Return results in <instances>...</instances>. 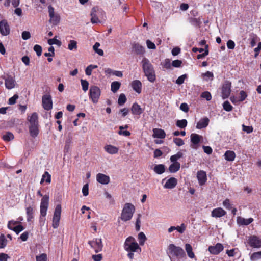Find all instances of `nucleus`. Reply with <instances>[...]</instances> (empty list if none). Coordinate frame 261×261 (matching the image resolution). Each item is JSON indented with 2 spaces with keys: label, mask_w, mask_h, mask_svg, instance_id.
<instances>
[{
  "label": "nucleus",
  "mask_w": 261,
  "mask_h": 261,
  "mask_svg": "<svg viewBox=\"0 0 261 261\" xmlns=\"http://www.w3.org/2000/svg\"><path fill=\"white\" fill-rule=\"evenodd\" d=\"M124 248L128 252L127 256L130 259L134 258V252L138 250L141 251V249L136 242L135 239L133 237H128L124 242Z\"/></svg>",
  "instance_id": "1"
},
{
  "label": "nucleus",
  "mask_w": 261,
  "mask_h": 261,
  "mask_svg": "<svg viewBox=\"0 0 261 261\" xmlns=\"http://www.w3.org/2000/svg\"><path fill=\"white\" fill-rule=\"evenodd\" d=\"M91 22L92 24L100 23L106 21V14L102 9L98 6L94 7L90 12Z\"/></svg>",
  "instance_id": "2"
},
{
  "label": "nucleus",
  "mask_w": 261,
  "mask_h": 261,
  "mask_svg": "<svg viewBox=\"0 0 261 261\" xmlns=\"http://www.w3.org/2000/svg\"><path fill=\"white\" fill-rule=\"evenodd\" d=\"M142 68L145 75L150 82H154L156 79L155 71L153 65L148 59L144 58L142 61Z\"/></svg>",
  "instance_id": "3"
},
{
  "label": "nucleus",
  "mask_w": 261,
  "mask_h": 261,
  "mask_svg": "<svg viewBox=\"0 0 261 261\" xmlns=\"http://www.w3.org/2000/svg\"><path fill=\"white\" fill-rule=\"evenodd\" d=\"M135 211V207L134 205L129 203H125L122 210L120 219L124 222L130 220L133 217Z\"/></svg>",
  "instance_id": "4"
},
{
  "label": "nucleus",
  "mask_w": 261,
  "mask_h": 261,
  "mask_svg": "<svg viewBox=\"0 0 261 261\" xmlns=\"http://www.w3.org/2000/svg\"><path fill=\"white\" fill-rule=\"evenodd\" d=\"M169 257L171 261H175L170 255L180 258L185 256V253L182 248L171 244L168 247Z\"/></svg>",
  "instance_id": "5"
},
{
  "label": "nucleus",
  "mask_w": 261,
  "mask_h": 261,
  "mask_svg": "<svg viewBox=\"0 0 261 261\" xmlns=\"http://www.w3.org/2000/svg\"><path fill=\"white\" fill-rule=\"evenodd\" d=\"M101 95L100 88L96 86H91L89 89V97L94 103L98 102Z\"/></svg>",
  "instance_id": "6"
},
{
  "label": "nucleus",
  "mask_w": 261,
  "mask_h": 261,
  "mask_svg": "<svg viewBox=\"0 0 261 261\" xmlns=\"http://www.w3.org/2000/svg\"><path fill=\"white\" fill-rule=\"evenodd\" d=\"M48 15L49 16V22L54 25H58L60 21V16L59 14L56 13L54 11V8L49 5L48 7Z\"/></svg>",
  "instance_id": "7"
},
{
  "label": "nucleus",
  "mask_w": 261,
  "mask_h": 261,
  "mask_svg": "<svg viewBox=\"0 0 261 261\" xmlns=\"http://www.w3.org/2000/svg\"><path fill=\"white\" fill-rule=\"evenodd\" d=\"M61 214V205L58 204L55 208L53 218L52 226L54 228H57L59 225Z\"/></svg>",
  "instance_id": "8"
},
{
  "label": "nucleus",
  "mask_w": 261,
  "mask_h": 261,
  "mask_svg": "<svg viewBox=\"0 0 261 261\" xmlns=\"http://www.w3.org/2000/svg\"><path fill=\"white\" fill-rule=\"evenodd\" d=\"M88 244L94 250L96 253L101 252L102 250L103 245L100 238H95L89 241Z\"/></svg>",
  "instance_id": "9"
},
{
  "label": "nucleus",
  "mask_w": 261,
  "mask_h": 261,
  "mask_svg": "<svg viewBox=\"0 0 261 261\" xmlns=\"http://www.w3.org/2000/svg\"><path fill=\"white\" fill-rule=\"evenodd\" d=\"M49 204V196L45 195L43 196L40 203V215L45 217Z\"/></svg>",
  "instance_id": "10"
},
{
  "label": "nucleus",
  "mask_w": 261,
  "mask_h": 261,
  "mask_svg": "<svg viewBox=\"0 0 261 261\" xmlns=\"http://www.w3.org/2000/svg\"><path fill=\"white\" fill-rule=\"evenodd\" d=\"M231 92V83L229 81H225L222 85L221 93L223 99L228 98Z\"/></svg>",
  "instance_id": "11"
},
{
  "label": "nucleus",
  "mask_w": 261,
  "mask_h": 261,
  "mask_svg": "<svg viewBox=\"0 0 261 261\" xmlns=\"http://www.w3.org/2000/svg\"><path fill=\"white\" fill-rule=\"evenodd\" d=\"M248 244L253 248L261 247V239L256 236L252 235L249 237Z\"/></svg>",
  "instance_id": "12"
},
{
  "label": "nucleus",
  "mask_w": 261,
  "mask_h": 261,
  "mask_svg": "<svg viewBox=\"0 0 261 261\" xmlns=\"http://www.w3.org/2000/svg\"><path fill=\"white\" fill-rule=\"evenodd\" d=\"M10 28L7 21L5 19L0 21V33L3 36H7L10 34Z\"/></svg>",
  "instance_id": "13"
},
{
  "label": "nucleus",
  "mask_w": 261,
  "mask_h": 261,
  "mask_svg": "<svg viewBox=\"0 0 261 261\" xmlns=\"http://www.w3.org/2000/svg\"><path fill=\"white\" fill-rule=\"evenodd\" d=\"M42 106L46 110H49L53 108L51 96L49 95H45L42 97Z\"/></svg>",
  "instance_id": "14"
},
{
  "label": "nucleus",
  "mask_w": 261,
  "mask_h": 261,
  "mask_svg": "<svg viewBox=\"0 0 261 261\" xmlns=\"http://www.w3.org/2000/svg\"><path fill=\"white\" fill-rule=\"evenodd\" d=\"M6 88L8 89H12L15 86L16 81L14 77L8 75L7 77L4 78Z\"/></svg>",
  "instance_id": "15"
},
{
  "label": "nucleus",
  "mask_w": 261,
  "mask_h": 261,
  "mask_svg": "<svg viewBox=\"0 0 261 261\" xmlns=\"http://www.w3.org/2000/svg\"><path fill=\"white\" fill-rule=\"evenodd\" d=\"M199 185H204L207 180L206 172L203 170L198 171L196 175Z\"/></svg>",
  "instance_id": "16"
},
{
  "label": "nucleus",
  "mask_w": 261,
  "mask_h": 261,
  "mask_svg": "<svg viewBox=\"0 0 261 261\" xmlns=\"http://www.w3.org/2000/svg\"><path fill=\"white\" fill-rule=\"evenodd\" d=\"M223 246L221 243H217L215 246H210L208 247V251L211 254H218L223 250Z\"/></svg>",
  "instance_id": "17"
},
{
  "label": "nucleus",
  "mask_w": 261,
  "mask_h": 261,
  "mask_svg": "<svg viewBox=\"0 0 261 261\" xmlns=\"http://www.w3.org/2000/svg\"><path fill=\"white\" fill-rule=\"evenodd\" d=\"M226 212L221 207L214 209L211 212V216L215 218H220L225 216Z\"/></svg>",
  "instance_id": "18"
},
{
  "label": "nucleus",
  "mask_w": 261,
  "mask_h": 261,
  "mask_svg": "<svg viewBox=\"0 0 261 261\" xmlns=\"http://www.w3.org/2000/svg\"><path fill=\"white\" fill-rule=\"evenodd\" d=\"M96 180L101 184L106 185L110 182V177L104 174L98 173L96 175Z\"/></svg>",
  "instance_id": "19"
},
{
  "label": "nucleus",
  "mask_w": 261,
  "mask_h": 261,
  "mask_svg": "<svg viewBox=\"0 0 261 261\" xmlns=\"http://www.w3.org/2000/svg\"><path fill=\"white\" fill-rule=\"evenodd\" d=\"M28 120L30 123L29 126L39 125L38 114L34 112L31 116L28 117Z\"/></svg>",
  "instance_id": "20"
},
{
  "label": "nucleus",
  "mask_w": 261,
  "mask_h": 261,
  "mask_svg": "<svg viewBox=\"0 0 261 261\" xmlns=\"http://www.w3.org/2000/svg\"><path fill=\"white\" fill-rule=\"evenodd\" d=\"M177 184V179L174 177H171L167 180L164 187L166 189H173L176 186Z\"/></svg>",
  "instance_id": "21"
},
{
  "label": "nucleus",
  "mask_w": 261,
  "mask_h": 261,
  "mask_svg": "<svg viewBox=\"0 0 261 261\" xmlns=\"http://www.w3.org/2000/svg\"><path fill=\"white\" fill-rule=\"evenodd\" d=\"M253 221V219L252 218L245 219L242 217H238L237 218V223L241 225H248L252 223Z\"/></svg>",
  "instance_id": "22"
},
{
  "label": "nucleus",
  "mask_w": 261,
  "mask_h": 261,
  "mask_svg": "<svg viewBox=\"0 0 261 261\" xmlns=\"http://www.w3.org/2000/svg\"><path fill=\"white\" fill-rule=\"evenodd\" d=\"M191 141L193 144L191 145V147L196 149V145L198 144L200 141L201 136L196 134H192L191 135Z\"/></svg>",
  "instance_id": "23"
},
{
  "label": "nucleus",
  "mask_w": 261,
  "mask_h": 261,
  "mask_svg": "<svg viewBox=\"0 0 261 261\" xmlns=\"http://www.w3.org/2000/svg\"><path fill=\"white\" fill-rule=\"evenodd\" d=\"M131 111L133 115H140L143 112V110L141 108L140 105L135 102L133 103Z\"/></svg>",
  "instance_id": "24"
},
{
  "label": "nucleus",
  "mask_w": 261,
  "mask_h": 261,
  "mask_svg": "<svg viewBox=\"0 0 261 261\" xmlns=\"http://www.w3.org/2000/svg\"><path fill=\"white\" fill-rule=\"evenodd\" d=\"M132 87L138 93H140L142 90V83L139 80H134L132 82Z\"/></svg>",
  "instance_id": "25"
},
{
  "label": "nucleus",
  "mask_w": 261,
  "mask_h": 261,
  "mask_svg": "<svg viewBox=\"0 0 261 261\" xmlns=\"http://www.w3.org/2000/svg\"><path fill=\"white\" fill-rule=\"evenodd\" d=\"M153 137L163 139L166 136L165 132L164 130L159 128H154L153 129Z\"/></svg>",
  "instance_id": "26"
},
{
  "label": "nucleus",
  "mask_w": 261,
  "mask_h": 261,
  "mask_svg": "<svg viewBox=\"0 0 261 261\" xmlns=\"http://www.w3.org/2000/svg\"><path fill=\"white\" fill-rule=\"evenodd\" d=\"M209 123V119L206 118H203L201 119L199 122L197 123L196 127L198 129H202L206 127Z\"/></svg>",
  "instance_id": "27"
},
{
  "label": "nucleus",
  "mask_w": 261,
  "mask_h": 261,
  "mask_svg": "<svg viewBox=\"0 0 261 261\" xmlns=\"http://www.w3.org/2000/svg\"><path fill=\"white\" fill-rule=\"evenodd\" d=\"M105 150L111 154H116L118 152V148L111 145H107L104 147Z\"/></svg>",
  "instance_id": "28"
},
{
  "label": "nucleus",
  "mask_w": 261,
  "mask_h": 261,
  "mask_svg": "<svg viewBox=\"0 0 261 261\" xmlns=\"http://www.w3.org/2000/svg\"><path fill=\"white\" fill-rule=\"evenodd\" d=\"M133 49L138 55L143 54L145 52L144 47L139 43L134 44L133 46Z\"/></svg>",
  "instance_id": "29"
},
{
  "label": "nucleus",
  "mask_w": 261,
  "mask_h": 261,
  "mask_svg": "<svg viewBox=\"0 0 261 261\" xmlns=\"http://www.w3.org/2000/svg\"><path fill=\"white\" fill-rule=\"evenodd\" d=\"M105 72L106 75L113 74L118 77H122L123 74L121 71H116L111 69V68H107L105 70Z\"/></svg>",
  "instance_id": "30"
},
{
  "label": "nucleus",
  "mask_w": 261,
  "mask_h": 261,
  "mask_svg": "<svg viewBox=\"0 0 261 261\" xmlns=\"http://www.w3.org/2000/svg\"><path fill=\"white\" fill-rule=\"evenodd\" d=\"M38 127H39V125H34V126H29V132H30V135L32 137L35 138L38 135V132H39Z\"/></svg>",
  "instance_id": "31"
},
{
  "label": "nucleus",
  "mask_w": 261,
  "mask_h": 261,
  "mask_svg": "<svg viewBox=\"0 0 261 261\" xmlns=\"http://www.w3.org/2000/svg\"><path fill=\"white\" fill-rule=\"evenodd\" d=\"M225 159L228 161H233L236 157V154L234 151L228 150L224 154Z\"/></svg>",
  "instance_id": "32"
},
{
  "label": "nucleus",
  "mask_w": 261,
  "mask_h": 261,
  "mask_svg": "<svg viewBox=\"0 0 261 261\" xmlns=\"http://www.w3.org/2000/svg\"><path fill=\"white\" fill-rule=\"evenodd\" d=\"M26 213L28 221H31L34 218V209L31 206L26 207Z\"/></svg>",
  "instance_id": "33"
},
{
  "label": "nucleus",
  "mask_w": 261,
  "mask_h": 261,
  "mask_svg": "<svg viewBox=\"0 0 261 261\" xmlns=\"http://www.w3.org/2000/svg\"><path fill=\"white\" fill-rule=\"evenodd\" d=\"M185 250L187 253L188 256L190 258H195L194 253L193 252V249L191 245L189 244H186L185 245Z\"/></svg>",
  "instance_id": "34"
},
{
  "label": "nucleus",
  "mask_w": 261,
  "mask_h": 261,
  "mask_svg": "<svg viewBox=\"0 0 261 261\" xmlns=\"http://www.w3.org/2000/svg\"><path fill=\"white\" fill-rule=\"evenodd\" d=\"M180 164L179 162H173L169 167V170L172 173H175L180 169Z\"/></svg>",
  "instance_id": "35"
},
{
  "label": "nucleus",
  "mask_w": 261,
  "mask_h": 261,
  "mask_svg": "<svg viewBox=\"0 0 261 261\" xmlns=\"http://www.w3.org/2000/svg\"><path fill=\"white\" fill-rule=\"evenodd\" d=\"M154 171L156 173L161 174L165 172V166L163 164L156 165L154 167Z\"/></svg>",
  "instance_id": "36"
},
{
  "label": "nucleus",
  "mask_w": 261,
  "mask_h": 261,
  "mask_svg": "<svg viewBox=\"0 0 261 261\" xmlns=\"http://www.w3.org/2000/svg\"><path fill=\"white\" fill-rule=\"evenodd\" d=\"M44 181L48 184L50 183L51 181V176L47 171H45L43 174L40 183L42 184Z\"/></svg>",
  "instance_id": "37"
},
{
  "label": "nucleus",
  "mask_w": 261,
  "mask_h": 261,
  "mask_svg": "<svg viewBox=\"0 0 261 261\" xmlns=\"http://www.w3.org/2000/svg\"><path fill=\"white\" fill-rule=\"evenodd\" d=\"M120 85L121 84L119 82L115 81L112 82L111 85V91L114 93L116 92L120 88Z\"/></svg>",
  "instance_id": "38"
},
{
  "label": "nucleus",
  "mask_w": 261,
  "mask_h": 261,
  "mask_svg": "<svg viewBox=\"0 0 261 261\" xmlns=\"http://www.w3.org/2000/svg\"><path fill=\"white\" fill-rule=\"evenodd\" d=\"M138 239L140 245H143L147 238L145 234L143 232H141L138 234Z\"/></svg>",
  "instance_id": "39"
},
{
  "label": "nucleus",
  "mask_w": 261,
  "mask_h": 261,
  "mask_svg": "<svg viewBox=\"0 0 261 261\" xmlns=\"http://www.w3.org/2000/svg\"><path fill=\"white\" fill-rule=\"evenodd\" d=\"M100 45L99 43L96 42L93 46V49L95 52L98 54L99 56H103L104 54L103 51L102 49L98 48Z\"/></svg>",
  "instance_id": "40"
},
{
  "label": "nucleus",
  "mask_w": 261,
  "mask_h": 261,
  "mask_svg": "<svg viewBox=\"0 0 261 261\" xmlns=\"http://www.w3.org/2000/svg\"><path fill=\"white\" fill-rule=\"evenodd\" d=\"M176 124L177 127L184 128L187 125V121L186 119L178 120L176 121Z\"/></svg>",
  "instance_id": "41"
},
{
  "label": "nucleus",
  "mask_w": 261,
  "mask_h": 261,
  "mask_svg": "<svg viewBox=\"0 0 261 261\" xmlns=\"http://www.w3.org/2000/svg\"><path fill=\"white\" fill-rule=\"evenodd\" d=\"M260 258L261 251L253 253L250 256V259L251 261H256Z\"/></svg>",
  "instance_id": "42"
},
{
  "label": "nucleus",
  "mask_w": 261,
  "mask_h": 261,
  "mask_svg": "<svg viewBox=\"0 0 261 261\" xmlns=\"http://www.w3.org/2000/svg\"><path fill=\"white\" fill-rule=\"evenodd\" d=\"M77 48V42L75 40H71L68 45V49L70 50L76 49Z\"/></svg>",
  "instance_id": "43"
},
{
  "label": "nucleus",
  "mask_w": 261,
  "mask_h": 261,
  "mask_svg": "<svg viewBox=\"0 0 261 261\" xmlns=\"http://www.w3.org/2000/svg\"><path fill=\"white\" fill-rule=\"evenodd\" d=\"M183 156V153L181 152H178L176 154L173 155L170 157V161L172 162H177V160L179 159Z\"/></svg>",
  "instance_id": "44"
},
{
  "label": "nucleus",
  "mask_w": 261,
  "mask_h": 261,
  "mask_svg": "<svg viewBox=\"0 0 261 261\" xmlns=\"http://www.w3.org/2000/svg\"><path fill=\"white\" fill-rule=\"evenodd\" d=\"M7 244V240L4 234L0 236V248H5Z\"/></svg>",
  "instance_id": "45"
},
{
  "label": "nucleus",
  "mask_w": 261,
  "mask_h": 261,
  "mask_svg": "<svg viewBox=\"0 0 261 261\" xmlns=\"http://www.w3.org/2000/svg\"><path fill=\"white\" fill-rule=\"evenodd\" d=\"M3 139L5 141H10L14 139V135L12 133L8 132L3 135Z\"/></svg>",
  "instance_id": "46"
},
{
  "label": "nucleus",
  "mask_w": 261,
  "mask_h": 261,
  "mask_svg": "<svg viewBox=\"0 0 261 261\" xmlns=\"http://www.w3.org/2000/svg\"><path fill=\"white\" fill-rule=\"evenodd\" d=\"M48 43L50 45H52L53 44H56L59 46H60L61 45V42L57 39L55 37L53 39H49L48 40Z\"/></svg>",
  "instance_id": "47"
},
{
  "label": "nucleus",
  "mask_w": 261,
  "mask_h": 261,
  "mask_svg": "<svg viewBox=\"0 0 261 261\" xmlns=\"http://www.w3.org/2000/svg\"><path fill=\"white\" fill-rule=\"evenodd\" d=\"M126 101V97L124 94H121L118 100V103L120 106H122Z\"/></svg>",
  "instance_id": "48"
},
{
  "label": "nucleus",
  "mask_w": 261,
  "mask_h": 261,
  "mask_svg": "<svg viewBox=\"0 0 261 261\" xmlns=\"http://www.w3.org/2000/svg\"><path fill=\"white\" fill-rule=\"evenodd\" d=\"M81 85L82 89L84 92H86L89 87V83L87 81L85 80H81Z\"/></svg>",
  "instance_id": "49"
},
{
  "label": "nucleus",
  "mask_w": 261,
  "mask_h": 261,
  "mask_svg": "<svg viewBox=\"0 0 261 261\" xmlns=\"http://www.w3.org/2000/svg\"><path fill=\"white\" fill-rule=\"evenodd\" d=\"M36 261H47V256L45 253H42L36 256Z\"/></svg>",
  "instance_id": "50"
},
{
  "label": "nucleus",
  "mask_w": 261,
  "mask_h": 261,
  "mask_svg": "<svg viewBox=\"0 0 261 261\" xmlns=\"http://www.w3.org/2000/svg\"><path fill=\"white\" fill-rule=\"evenodd\" d=\"M19 223V222L18 221L11 220L8 222L7 227L9 229L12 230L13 228H14V227L17 225Z\"/></svg>",
  "instance_id": "51"
},
{
  "label": "nucleus",
  "mask_w": 261,
  "mask_h": 261,
  "mask_svg": "<svg viewBox=\"0 0 261 261\" xmlns=\"http://www.w3.org/2000/svg\"><path fill=\"white\" fill-rule=\"evenodd\" d=\"M162 65L163 66V67L166 69H170L172 63H171V61L169 59H166L164 60Z\"/></svg>",
  "instance_id": "52"
},
{
  "label": "nucleus",
  "mask_w": 261,
  "mask_h": 261,
  "mask_svg": "<svg viewBox=\"0 0 261 261\" xmlns=\"http://www.w3.org/2000/svg\"><path fill=\"white\" fill-rule=\"evenodd\" d=\"M223 108L224 109L228 112H229L232 110V107L230 104V103L228 101H226L223 103Z\"/></svg>",
  "instance_id": "53"
},
{
  "label": "nucleus",
  "mask_w": 261,
  "mask_h": 261,
  "mask_svg": "<svg viewBox=\"0 0 261 261\" xmlns=\"http://www.w3.org/2000/svg\"><path fill=\"white\" fill-rule=\"evenodd\" d=\"M223 205L228 210H230L232 208V204L230 203V200L228 199H226L223 202Z\"/></svg>",
  "instance_id": "54"
},
{
  "label": "nucleus",
  "mask_w": 261,
  "mask_h": 261,
  "mask_svg": "<svg viewBox=\"0 0 261 261\" xmlns=\"http://www.w3.org/2000/svg\"><path fill=\"white\" fill-rule=\"evenodd\" d=\"M34 50L38 56H40L42 54V47L39 45H35L34 46Z\"/></svg>",
  "instance_id": "55"
},
{
  "label": "nucleus",
  "mask_w": 261,
  "mask_h": 261,
  "mask_svg": "<svg viewBox=\"0 0 261 261\" xmlns=\"http://www.w3.org/2000/svg\"><path fill=\"white\" fill-rule=\"evenodd\" d=\"M24 229V227L20 224H18L13 228L12 230L15 232L17 234H18L19 232L22 231Z\"/></svg>",
  "instance_id": "56"
},
{
  "label": "nucleus",
  "mask_w": 261,
  "mask_h": 261,
  "mask_svg": "<svg viewBox=\"0 0 261 261\" xmlns=\"http://www.w3.org/2000/svg\"><path fill=\"white\" fill-rule=\"evenodd\" d=\"M141 217V214H138V218L136 220V230L137 231H139L140 229V226H141V220L140 218Z\"/></svg>",
  "instance_id": "57"
},
{
  "label": "nucleus",
  "mask_w": 261,
  "mask_h": 261,
  "mask_svg": "<svg viewBox=\"0 0 261 261\" xmlns=\"http://www.w3.org/2000/svg\"><path fill=\"white\" fill-rule=\"evenodd\" d=\"M173 142L178 146H181L184 144V142L182 139L179 138H174Z\"/></svg>",
  "instance_id": "58"
},
{
  "label": "nucleus",
  "mask_w": 261,
  "mask_h": 261,
  "mask_svg": "<svg viewBox=\"0 0 261 261\" xmlns=\"http://www.w3.org/2000/svg\"><path fill=\"white\" fill-rule=\"evenodd\" d=\"M239 95L240 96L239 99L240 102L244 101L247 96V93L243 90H241L240 92Z\"/></svg>",
  "instance_id": "59"
},
{
  "label": "nucleus",
  "mask_w": 261,
  "mask_h": 261,
  "mask_svg": "<svg viewBox=\"0 0 261 261\" xmlns=\"http://www.w3.org/2000/svg\"><path fill=\"white\" fill-rule=\"evenodd\" d=\"M54 50H55V49H54V47L50 46L48 48V53H45L44 54V56L45 57H52V56H54V55H55Z\"/></svg>",
  "instance_id": "60"
},
{
  "label": "nucleus",
  "mask_w": 261,
  "mask_h": 261,
  "mask_svg": "<svg viewBox=\"0 0 261 261\" xmlns=\"http://www.w3.org/2000/svg\"><path fill=\"white\" fill-rule=\"evenodd\" d=\"M201 97L206 99L207 100H210L212 98L211 93L208 91H205L201 94Z\"/></svg>",
  "instance_id": "61"
},
{
  "label": "nucleus",
  "mask_w": 261,
  "mask_h": 261,
  "mask_svg": "<svg viewBox=\"0 0 261 261\" xmlns=\"http://www.w3.org/2000/svg\"><path fill=\"white\" fill-rule=\"evenodd\" d=\"M176 230L180 233H182L186 230V226L185 224L182 223L180 226H176Z\"/></svg>",
  "instance_id": "62"
},
{
  "label": "nucleus",
  "mask_w": 261,
  "mask_h": 261,
  "mask_svg": "<svg viewBox=\"0 0 261 261\" xmlns=\"http://www.w3.org/2000/svg\"><path fill=\"white\" fill-rule=\"evenodd\" d=\"M186 77H187V75L186 74H184V75H182L180 76L176 80V83L178 84V85L182 84L184 83V82L185 79L186 78Z\"/></svg>",
  "instance_id": "63"
},
{
  "label": "nucleus",
  "mask_w": 261,
  "mask_h": 261,
  "mask_svg": "<svg viewBox=\"0 0 261 261\" xmlns=\"http://www.w3.org/2000/svg\"><path fill=\"white\" fill-rule=\"evenodd\" d=\"M18 98V95L17 94H15L14 96L9 99V104L10 105H14L16 103V100Z\"/></svg>",
  "instance_id": "64"
}]
</instances>
